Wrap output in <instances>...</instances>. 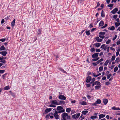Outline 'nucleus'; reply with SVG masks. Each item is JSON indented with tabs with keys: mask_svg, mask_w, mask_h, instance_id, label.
<instances>
[{
	"mask_svg": "<svg viewBox=\"0 0 120 120\" xmlns=\"http://www.w3.org/2000/svg\"><path fill=\"white\" fill-rule=\"evenodd\" d=\"M61 116V120H67L70 119V116L67 113L64 112L62 114Z\"/></svg>",
	"mask_w": 120,
	"mask_h": 120,
	"instance_id": "1",
	"label": "nucleus"
},
{
	"mask_svg": "<svg viewBox=\"0 0 120 120\" xmlns=\"http://www.w3.org/2000/svg\"><path fill=\"white\" fill-rule=\"evenodd\" d=\"M88 109H85L84 110V111H82V114L80 116V118H81L82 119H83L84 118V117L83 116V115H85L88 112Z\"/></svg>",
	"mask_w": 120,
	"mask_h": 120,
	"instance_id": "2",
	"label": "nucleus"
},
{
	"mask_svg": "<svg viewBox=\"0 0 120 120\" xmlns=\"http://www.w3.org/2000/svg\"><path fill=\"white\" fill-rule=\"evenodd\" d=\"M101 101L100 99H98L97 100L95 103H92V105L93 106H97L98 104H100Z\"/></svg>",
	"mask_w": 120,
	"mask_h": 120,
	"instance_id": "3",
	"label": "nucleus"
},
{
	"mask_svg": "<svg viewBox=\"0 0 120 120\" xmlns=\"http://www.w3.org/2000/svg\"><path fill=\"white\" fill-rule=\"evenodd\" d=\"M80 115V113H76L72 116V118L75 120L78 119Z\"/></svg>",
	"mask_w": 120,
	"mask_h": 120,
	"instance_id": "4",
	"label": "nucleus"
},
{
	"mask_svg": "<svg viewBox=\"0 0 120 120\" xmlns=\"http://www.w3.org/2000/svg\"><path fill=\"white\" fill-rule=\"evenodd\" d=\"M54 116L55 117V118L56 119H58L60 117V116L58 115V111H55V113L53 114Z\"/></svg>",
	"mask_w": 120,
	"mask_h": 120,
	"instance_id": "5",
	"label": "nucleus"
},
{
	"mask_svg": "<svg viewBox=\"0 0 120 120\" xmlns=\"http://www.w3.org/2000/svg\"><path fill=\"white\" fill-rule=\"evenodd\" d=\"M66 97L64 95H60L58 97V98L60 100H65L66 99Z\"/></svg>",
	"mask_w": 120,
	"mask_h": 120,
	"instance_id": "6",
	"label": "nucleus"
},
{
	"mask_svg": "<svg viewBox=\"0 0 120 120\" xmlns=\"http://www.w3.org/2000/svg\"><path fill=\"white\" fill-rule=\"evenodd\" d=\"M57 100H51V103L52 104L56 105H58V102H57Z\"/></svg>",
	"mask_w": 120,
	"mask_h": 120,
	"instance_id": "7",
	"label": "nucleus"
},
{
	"mask_svg": "<svg viewBox=\"0 0 120 120\" xmlns=\"http://www.w3.org/2000/svg\"><path fill=\"white\" fill-rule=\"evenodd\" d=\"M79 104L83 105H87V103L86 102L83 101L81 100H79Z\"/></svg>",
	"mask_w": 120,
	"mask_h": 120,
	"instance_id": "8",
	"label": "nucleus"
},
{
	"mask_svg": "<svg viewBox=\"0 0 120 120\" xmlns=\"http://www.w3.org/2000/svg\"><path fill=\"white\" fill-rule=\"evenodd\" d=\"M99 55V53H94L92 55V57L93 58L96 59L98 57Z\"/></svg>",
	"mask_w": 120,
	"mask_h": 120,
	"instance_id": "9",
	"label": "nucleus"
},
{
	"mask_svg": "<svg viewBox=\"0 0 120 120\" xmlns=\"http://www.w3.org/2000/svg\"><path fill=\"white\" fill-rule=\"evenodd\" d=\"M57 101L59 102V103H58V105H62L65 103V101H60L58 100H57Z\"/></svg>",
	"mask_w": 120,
	"mask_h": 120,
	"instance_id": "10",
	"label": "nucleus"
},
{
	"mask_svg": "<svg viewBox=\"0 0 120 120\" xmlns=\"http://www.w3.org/2000/svg\"><path fill=\"white\" fill-rule=\"evenodd\" d=\"M118 11V9L116 8L111 11V12L113 14H115Z\"/></svg>",
	"mask_w": 120,
	"mask_h": 120,
	"instance_id": "11",
	"label": "nucleus"
},
{
	"mask_svg": "<svg viewBox=\"0 0 120 120\" xmlns=\"http://www.w3.org/2000/svg\"><path fill=\"white\" fill-rule=\"evenodd\" d=\"M95 39H96V41H97V42H101L102 41V39H100L99 38V37H97L95 38Z\"/></svg>",
	"mask_w": 120,
	"mask_h": 120,
	"instance_id": "12",
	"label": "nucleus"
},
{
	"mask_svg": "<svg viewBox=\"0 0 120 120\" xmlns=\"http://www.w3.org/2000/svg\"><path fill=\"white\" fill-rule=\"evenodd\" d=\"M0 53L4 56H5L7 53L6 51H3L0 52Z\"/></svg>",
	"mask_w": 120,
	"mask_h": 120,
	"instance_id": "13",
	"label": "nucleus"
},
{
	"mask_svg": "<svg viewBox=\"0 0 120 120\" xmlns=\"http://www.w3.org/2000/svg\"><path fill=\"white\" fill-rule=\"evenodd\" d=\"M91 77L90 76L88 77L87 79L86 80V82H87L89 83L90 82V81L91 80Z\"/></svg>",
	"mask_w": 120,
	"mask_h": 120,
	"instance_id": "14",
	"label": "nucleus"
},
{
	"mask_svg": "<svg viewBox=\"0 0 120 120\" xmlns=\"http://www.w3.org/2000/svg\"><path fill=\"white\" fill-rule=\"evenodd\" d=\"M111 109L114 110H120V109L119 107H112L111 108Z\"/></svg>",
	"mask_w": 120,
	"mask_h": 120,
	"instance_id": "15",
	"label": "nucleus"
},
{
	"mask_svg": "<svg viewBox=\"0 0 120 120\" xmlns=\"http://www.w3.org/2000/svg\"><path fill=\"white\" fill-rule=\"evenodd\" d=\"M105 116V115L103 114H101L99 116V119L103 118Z\"/></svg>",
	"mask_w": 120,
	"mask_h": 120,
	"instance_id": "16",
	"label": "nucleus"
},
{
	"mask_svg": "<svg viewBox=\"0 0 120 120\" xmlns=\"http://www.w3.org/2000/svg\"><path fill=\"white\" fill-rule=\"evenodd\" d=\"M104 22L102 20L99 23V26H102L104 25Z\"/></svg>",
	"mask_w": 120,
	"mask_h": 120,
	"instance_id": "17",
	"label": "nucleus"
},
{
	"mask_svg": "<svg viewBox=\"0 0 120 120\" xmlns=\"http://www.w3.org/2000/svg\"><path fill=\"white\" fill-rule=\"evenodd\" d=\"M103 103L105 105H106L108 102V100L106 99H105L103 100Z\"/></svg>",
	"mask_w": 120,
	"mask_h": 120,
	"instance_id": "18",
	"label": "nucleus"
},
{
	"mask_svg": "<svg viewBox=\"0 0 120 120\" xmlns=\"http://www.w3.org/2000/svg\"><path fill=\"white\" fill-rule=\"evenodd\" d=\"M57 108V110L64 109L63 107L60 106H58Z\"/></svg>",
	"mask_w": 120,
	"mask_h": 120,
	"instance_id": "19",
	"label": "nucleus"
},
{
	"mask_svg": "<svg viewBox=\"0 0 120 120\" xmlns=\"http://www.w3.org/2000/svg\"><path fill=\"white\" fill-rule=\"evenodd\" d=\"M71 109L70 108H67L66 109V111L67 112H69L71 111Z\"/></svg>",
	"mask_w": 120,
	"mask_h": 120,
	"instance_id": "20",
	"label": "nucleus"
},
{
	"mask_svg": "<svg viewBox=\"0 0 120 120\" xmlns=\"http://www.w3.org/2000/svg\"><path fill=\"white\" fill-rule=\"evenodd\" d=\"M108 29H109L111 30H113L115 29V28L114 26H112L110 27H109Z\"/></svg>",
	"mask_w": 120,
	"mask_h": 120,
	"instance_id": "21",
	"label": "nucleus"
},
{
	"mask_svg": "<svg viewBox=\"0 0 120 120\" xmlns=\"http://www.w3.org/2000/svg\"><path fill=\"white\" fill-rule=\"evenodd\" d=\"M94 83V84L95 85H101L100 82L97 81H96Z\"/></svg>",
	"mask_w": 120,
	"mask_h": 120,
	"instance_id": "22",
	"label": "nucleus"
},
{
	"mask_svg": "<svg viewBox=\"0 0 120 120\" xmlns=\"http://www.w3.org/2000/svg\"><path fill=\"white\" fill-rule=\"evenodd\" d=\"M15 20L14 19L12 22H11V25L12 27H13L15 25Z\"/></svg>",
	"mask_w": 120,
	"mask_h": 120,
	"instance_id": "23",
	"label": "nucleus"
},
{
	"mask_svg": "<svg viewBox=\"0 0 120 120\" xmlns=\"http://www.w3.org/2000/svg\"><path fill=\"white\" fill-rule=\"evenodd\" d=\"M51 110L52 109L51 108H49L46 109L45 110V112H48L51 111Z\"/></svg>",
	"mask_w": 120,
	"mask_h": 120,
	"instance_id": "24",
	"label": "nucleus"
},
{
	"mask_svg": "<svg viewBox=\"0 0 120 120\" xmlns=\"http://www.w3.org/2000/svg\"><path fill=\"white\" fill-rule=\"evenodd\" d=\"M115 25L116 27L117 28L120 25V23L115 22Z\"/></svg>",
	"mask_w": 120,
	"mask_h": 120,
	"instance_id": "25",
	"label": "nucleus"
},
{
	"mask_svg": "<svg viewBox=\"0 0 120 120\" xmlns=\"http://www.w3.org/2000/svg\"><path fill=\"white\" fill-rule=\"evenodd\" d=\"M10 88L9 86H7L4 88V90H6L9 89Z\"/></svg>",
	"mask_w": 120,
	"mask_h": 120,
	"instance_id": "26",
	"label": "nucleus"
},
{
	"mask_svg": "<svg viewBox=\"0 0 120 120\" xmlns=\"http://www.w3.org/2000/svg\"><path fill=\"white\" fill-rule=\"evenodd\" d=\"M0 51L4 50H5V48L3 45H2L0 48Z\"/></svg>",
	"mask_w": 120,
	"mask_h": 120,
	"instance_id": "27",
	"label": "nucleus"
},
{
	"mask_svg": "<svg viewBox=\"0 0 120 120\" xmlns=\"http://www.w3.org/2000/svg\"><path fill=\"white\" fill-rule=\"evenodd\" d=\"M115 57H116V56H115V55L113 56H112V57L111 59V60H110L111 61H114L115 59Z\"/></svg>",
	"mask_w": 120,
	"mask_h": 120,
	"instance_id": "28",
	"label": "nucleus"
},
{
	"mask_svg": "<svg viewBox=\"0 0 120 120\" xmlns=\"http://www.w3.org/2000/svg\"><path fill=\"white\" fill-rule=\"evenodd\" d=\"M109 60H107L104 63V66H107L108 63H109Z\"/></svg>",
	"mask_w": 120,
	"mask_h": 120,
	"instance_id": "29",
	"label": "nucleus"
},
{
	"mask_svg": "<svg viewBox=\"0 0 120 120\" xmlns=\"http://www.w3.org/2000/svg\"><path fill=\"white\" fill-rule=\"evenodd\" d=\"M101 85L95 86V88L96 89H98L100 88Z\"/></svg>",
	"mask_w": 120,
	"mask_h": 120,
	"instance_id": "30",
	"label": "nucleus"
},
{
	"mask_svg": "<svg viewBox=\"0 0 120 120\" xmlns=\"http://www.w3.org/2000/svg\"><path fill=\"white\" fill-rule=\"evenodd\" d=\"M59 69L60 71L62 72L63 73H66V71H65L63 69L61 68H59Z\"/></svg>",
	"mask_w": 120,
	"mask_h": 120,
	"instance_id": "31",
	"label": "nucleus"
},
{
	"mask_svg": "<svg viewBox=\"0 0 120 120\" xmlns=\"http://www.w3.org/2000/svg\"><path fill=\"white\" fill-rule=\"evenodd\" d=\"M105 16L104 12L103 10H102L101 13V16L102 17H104Z\"/></svg>",
	"mask_w": 120,
	"mask_h": 120,
	"instance_id": "32",
	"label": "nucleus"
},
{
	"mask_svg": "<svg viewBox=\"0 0 120 120\" xmlns=\"http://www.w3.org/2000/svg\"><path fill=\"white\" fill-rule=\"evenodd\" d=\"M58 113H61L62 112H65V110L63 109L60 110H58Z\"/></svg>",
	"mask_w": 120,
	"mask_h": 120,
	"instance_id": "33",
	"label": "nucleus"
},
{
	"mask_svg": "<svg viewBox=\"0 0 120 120\" xmlns=\"http://www.w3.org/2000/svg\"><path fill=\"white\" fill-rule=\"evenodd\" d=\"M101 45V43H96L95 44V46L96 47H99Z\"/></svg>",
	"mask_w": 120,
	"mask_h": 120,
	"instance_id": "34",
	"label": "nucleus"
},
{
	"mask_svg": "<svg viewBox=\"0 0 120 120\" xmlns=\"http://www.w3.org/2000/svg\"><path fill=\"white\" fill-rule=\"evenodd\" d=\"M72 103H75L76 102V101L75 100H72V99H69Z\"/></svg>",
	"mask_w": 120,
	"mask_h": 120,
	"instance_id": "35",
	"label": "nucleus"
},
{
	"mask_svg": "<svg viewBox=\"0 0 120 120\" xmlns=\"http://www.w3.org/2000/svg\"><path fill=\"white\" fill-rule=\"evenodd\" d=\"M103 70V66H101L99 68V70L100 71H102Z\"/></svg>",
	"mask_w": 120,
	"mask_h": 120,
	"instance_id": "36",
	"label": "nucleus"
},
{
	"mask_svg": "<svg viewBox=\"0 0 120 120\" xmlns=\"http://www.w3.org/2000/svg\"><path fill=\"white\" fill-rule=\"evenodd\" d=\"M118 69V67L117 66L115 67L114 68V72H116L117 71Z\"/></svg>",
	"mask_w": 120,
	"mask_h": 120,
	"instance_id": "37",
	"label": "nucleus"
},
{
	"mask_svg": "<svg viewBox=\"0 0 120 120\" xmlns=\"http://www.w3.org/2000/svg\"><path fill=\"white\" fill-rule=\"evenodd\" d=\"M105 32H101L99 33V35H104L105 34Z\"/></svg>",
	"mask_w": 120,
	"mask_h": 120,
	"instance_id": "38",
	"label": "nucleus"
},
{
	"mask_svg": "<svg viewBox=\"0 0 120 120\" xmlns=\"http://www.w3.org/2000/svg\"><path fill=\"white\" fill-rule=\"evenodd\" d=\"M41 30L40 29H39L38 30V35H39L41 34Z\"/></svg>",
	"mask_w": 120,
	"mask_h": 120,
	"instance_id": "39",
	"label": "nucleus"
},
{
	"mask_svg": "<svg viewBox=\"0 0 120 120\" xmlns=\"http://www.w3.org/2000/svg\"><path fill=\"white\" fill-rule=\"evenodd\" d=\"M112 76V75L111 74H109L107 75V79H109L110 77Z\"/></svg>",
	"mask_w": 120,
	"mask_h": 120,
	"instance_id": "40",
	"label": "nucleus"
},
{
	"mask_svg": "<svg viewBox=\"0 0 120 120\" xmlns=\"http://www.w3.org/2000/svg\"><path fill=\"white\" fill-rule=\"evenodd\" d=\"M7 73H6L5 74L3 75H2V78L3 79H4L5 78L6 75H7Z\"/></svg>",
	"mask_w": 120,
	"mask_h": 120,
	"instance_id": "41",
	"label": "nucleus"
},
{
	"mask_svg": "<svg viewBox=\"0 0 120 120\" xmlns=\"http://www.w3.org/2000/svg\"><path fill=\"white\" fill-rule=\"evenodd\" d=\"M50 114H49L48 115H47L46 116L45 118L48 119H49V117H50Z\"/></svg>",
	"mask_w": 120,
	"mask_h": 120,
	"instance_id": "42",
	"label": "nucleus"
},
{
	"mask_svg": "<svg viewBox=\"0 0 120 120\" xmlns=\"http://www.w3.org/2000/svg\"><path fill=\"white\" fill-rule=\"evenodd\" d=\"M99 59V57H97L96 59H92V60L94 61H97Z\"/></svg>",
	"mask_w": 120,
	"mask_h": 120,
	"instance_id": "43",
	"label": "nucleus"
},
{
	"mask_svg": "<svg viewBox=\"0 0 120 120\" xmlns=\"http://www.w3.org/2000/svg\"><path fill=\"white\" fill-rule=\"evenodd\" d=\"M86 34L87 35H89L90 34L89 31H86Z\"/></svg>",
	"mask_w": 120,
	"mask_h": 120,
	"instance_id": "44",
	"label": "nucleus"
},
{
	"mask_svg": "<svg viewBox=\"0 0 120 120\" xmlns=\"http://www.w3.org/2000/svg\"><path fill=\"white\" fill-rule=\"evenodd\" d=\"M120 51V49H118L116 53V55L117 56L118 55Z\"/></svg>",
	"mask_w": 120,
	"mask_h": 120,
	"instance_id": "45",
	"label": "nucleus"
},
{
	"mask_svg": "<svg viewBox=\"0 0 120 120\" xmlns=\"http://www.w3.org/2000/svg\"><path fill=\"white\" fill-rule=\"evenodd\" d=\"M5 71L4 70H0V73L3 74V73Z\"/></svg>",
	"mask_w": 120,
	"mask_h": 120,
	"instance_id": "46",
	"label": "nucleus"
},
{
	"mask_svg": "<svg viewBox=\"0 0 120 120\" xmlns=\"http://www.w3.org/2000/svg\"><path fill=\"white\" fill-rule=\"evenodd\" d=\"M107 25H108L107 24H105L103 26L101 27V28L102 29L106 27L107 26Z\"/></svg>",
	"mask_w": 120,
	"mask_h": 120,
	"instance_id": "47",
	"label": "nucleus"
},
{
	"mask_svg": "<svg viewBox=\"0 0 120 120\" xmlns=\"http://www.w3.org/2000/svg\"><path fill=\"white\" fill-rule=\"evenodd\" d=\"M118 16V15L117 14L114 15L113 16V18L115 19H116V18Z\"/></svg>",
	"mask_w": 120,
	"mask_h": 120,
	"instance_id": "48",
	"label": "nucleus"
},
{
	"mask_svg": "<svg viewBox=\"0 0 120 120\" xmlns=\"http://www.w3.org/2000/svg\"><path fill=\"white\" fill-rule=\"evenodd\" d=\"M99 37L101 38L102 39H103L105 38V36L104 35H99Z\"/></svg>",
	"mask_w": 120,
	"mask_h": 120,
	"instance_id": "49",
	"label": "nucleus"
},
{
	"mask_svg": "<svg viewBox=\"0 0 120 120\" xmlns=\"http://www.w3.org/2000/svg\"><path fill=\"white\" fill-rule=\"evenodd\" d=\"M49 107H56V106L55 105L51 104L49 105Z\"/></svg>",
	"mask_w": 120,
	"mask_h": 120,
	"instance_id": "50",
	"label": "nucleus"
},
{
	"mask_svg": "<svg viewBox=\"0 0 120 120\" xmlns=\"http://www.w3.org/2000/svg\"><path fill=\"white\" fill-rule=\"evenodd\" d=\"M6 40V39L3 38L0 39V41H1L2 42H4Z\"/></svg>",
	"mask_w": 120,
	"mask_h": 120,
	"instance_id": "51",
	"label": "nucleus"
},
{
	"mask_svg": "<svg viewBox=\"0 0 120 120\" xmlns=\"http://www.w3.org/2000/svg\"><path fill=\"white\" fill-rule=\"evenodd\" d=\"M113 6V4H111L108 5V6L110 7H112Z\"/></svg>",
	"mask_w": 120,
	"mask_h": 120,
	"instance_id": "52",
	"label": "nucleus"
},
{
	"mask_svg": "<svg viewBox=\"0 0 120 120\" xmlns=\"http://www.w3.org/2000/svg\"><path fill=\"white\" fill-rule=\"evenodd\" d=\"M111 42V40L109 39L106 42V44H109Z\"/></svg>",
	"mask_w": 120,
	"mask_h": 120,
	"instance_id": "53",
	"label": "nucleus"
},
{
	"mask_svg": "<svg viewBox=\"0 0 120 120\" xmlns=\"http://www.w3.org/2000/svg\"><path fill=\"white\" fill-rule=\"evenodd\" d=\"M120 60L118 58H116L115 60V62H116L118 63L119 61Z\"/></svg>",
	"mask_w": 120,
	"mask_h": 120,
	"instance_id": "54",
	"label": "nucleus"
},
{
	"mask_svg": "<svg viewBox=\"0 0 120 120\" xmlns=\"http://www.w3.org/2000/svg\"><path fill=\"white\" fill-rule=\"evenodd\" d=\"M97 117L96 116H91L90 117V118L91 119H96L97 118Z\"/></svg>",
	"mask_w": 120,
	"mask_h": 120,
	"instance_id": "55",
	"label": "nucleus"
},
{
	"mask_svg": "<svg viewBox=\"0 0 120 120\" xmlns=\"http://www.w3.org/2000/svg\"><path fill=\"white\" fill-rule=\"evenodd\" d=\"M105 44H103L101 46V47L100 48H102L103 49V48L105 47Z\"/></svg>",
	"mask_w": 120,
	"mask_h": 120,
	"instance_id": "56",
	"label": "nucleus"
},
{
	"mask_svg": "<svg viewBox=\"0 0 120 120\" xmlns=\"http://www.w3.org/2000/svg\"><path fill=\"white\" fill-rule=\"evenodd\" d=\"M95 49L94 48H91V49L90 51L92 52H94L95 50Z\"/></svg>",
	"mask_w": 120,
	"mask_h": 120,
	"instance_id": "57",
	"label": "nucleus"
},
{
	"mask_svg": "<svg viewBox=\"0 0 120 120\" xmlns=\"http://www.w3.org/2000/svg\"><path fill=\"white\" fill-rule=\"evenodd\" d=\"M0 62H2L4 64H5L6 63V61L4 60H2L0 61Z\"/></svg>",
	"mask_w": 120,
	"mask_h": 120,
	"instance_id": "58",
	"label": "nucleus"
},
{
	"mask_svg": "<svg viewBox=\"0 0 120 120\" xmlns=\"http://www.w3.org/2000/svg\"><path fill=\"white\" fill-rule=\"evenodd\" d=\"M117 37V36L116 35H115V36L113 38L112 40L113 41L115 40V39Z\"/></svg>",
	"mask_w": 120,
	"mask_h": 120,
	"instance_id": "59",
	"label": "nucleus"
},
{
	"mask_svg": "<svg viewBox=\"0 0 120 120\" xmlns=\"http://www.w3.org/2000/svg\"><path fill=\"white\" fill-rule=\"evenodd\" d=\"M100 50L99 49H97L96 50V52H100Z\"/></svg>",
	"mask_w": 120,
	"mask_h": 120,
	"instance_id": "60",
	"label": "nucleus"
},
{
	"mask_svg": "<svg viewBox=\"0 0 120 120\" xmlns=\"http://www.w3.org/2000/svg\"><path fill=\"white\" fill-rule=\"evenodd\" d=\"M116 44L117 45L120 44V39H119L117 41V42Z\"/></svg>",
	"mask_w": 120,
	"mask_h": 120,
	"instance_id": "61",
	"label": "nucleus"
},
{
	"mask_svg": "<svg viewBox=\"0 0 120 120\" xmlns=\"http://www.w3.org/2000/svg\"><path fill=\"white\" fill-rule=\"evenodd\" d=\"M99 5H100L99 2H98L97 3V5L96 6V8L98 7L99 6Z\"/></svg>",
	"mask_w": 120,
	"mask_h": 120,
	"instance_id": "62",
	"label": "nucleus"
},
{
	"mask_svg": "<svg viewBox=\"0 0 120 120\" xmlns=\"http://www.w3.org/2000/svg\"><path fill=\"white\" fill-rule=\"evenodd\" d=\"M110 83L109 82H107L106 83V84L107 85H108L110 84Z\"/></svg>",
	"mask_w": 120,
	"mask_h": 120,
	"instance_id": "63",
	"label": "nucleus"
},
{
	"mask_svg": "<svg viewBox=\"0 0 120 120\" xmlns=\"http://www.w3.org/2000/svg\"><path fill=\"white\" fill-rule=\"evenodd\" d=\"M84 0H78V1L80 2V3H82V2Z\"/></svg>",
	"mask_w": 120,
	"mask_h": 120,
	"instance_id": "64",
	"label": "nucleus"
}]
</instances>
